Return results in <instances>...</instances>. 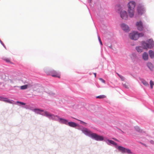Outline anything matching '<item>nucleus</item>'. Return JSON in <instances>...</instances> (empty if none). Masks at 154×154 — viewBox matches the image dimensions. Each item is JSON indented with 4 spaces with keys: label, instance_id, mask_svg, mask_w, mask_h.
I'll return each instance as SVG.
<instances>
[{
    "label": "nucleus",
    "instance_id": "f257e3e1",
    "mask_svg": "<svg viewBox=\"0 0 154 154\" xmlns=\"http://www.w3.org/2000/svg\"><path fill=\"white\" fill-rule=\"evenodd\" d=\"M0 79L3 81L8 83H13L16 81L17 78L16 76L14 75H9L3 74L0 75Z\"/></svg>",
    "mask_w": 154,
    "mask_h": 154
},
{
    "label": "nucleus",
    "instance_id": "f03ea898",
    "mask_svg": "<svg viewBox=\"0 0 154 154\" xmlns=\"http://www.w3.org/2000/svg\"><path fill=\"white\" fill-rule=\"evenodd\" d=\"M127 5L129 16L131 18L133 17L134 14L135 2L134 1H130Z\"/></svg>",
    "mask_w": 154,
    "mask_h": 154
},
{
    "label": "nucleus",
    "instance_id": "7ed1b4c3",
    "mask_svg": "<svg viewBox=\"0 0 154 154\" xmlns=\"http://www.w3.org/2000/svg\"><path fill=\"white\" fill-rule=\"evenodd\" d=\"M148 43L145 41H143L142 42V45L143 46V48L144 49H147L148 48H152L154 46V42L153 40L150 39L147 41Z\"/></svg>",
    "mask_w": 154,
    "mask_h": 154
},
{
    "label": "nucleus",
    "instance_id": "20e7f679",
    "mask_svg": "<svg viewBox=\"0 0 154 154\" xmlns=\"http://www.w3.org/2000/svg\"><path fill=\"white\" fill-rule=\"evenodd\" d=\"M137 11L139 15H142L146 11V9L143 5L141 3L139 4L137 7Z\"/></svg>",
    "mask_w": 154,
    "mask_h": 154
},
{
    "label": "nucleus",
    "instance_id": "39448f33",
    "mask_svg": "<svg viewBox=\"0 0 154 154\" xmlns=\"http://www.w3.org/2000/svg\"><path fill=\"white\" fill-rule=\"evenodd\" d=\"M91 137L97 140L102 141L103 140V138L102 136L98 135L95 133H91Z\"/></svg>",
    "mask_w": 154,
    "mask_h": 154
},
{
    "label": "nucleus",
    "instance_id": "423d86ee",
    "mask_svg": "<svg viewBox=\"0 0 154 154\" xmlns=\"http://www.w3.org/2000/svg\"><path fill=\"white\" fill-rule=\"evenodd\" d=\"M121 18L124 20H127L128 18V15L126 11L122 10L121 11L120 13Z\"/></svg>",
    "mask_w": 154,
    "mask_h": 154
},
{
    "label": "nucleus",
    "instance_id": "0eeeda50",
    "mask_svg": "<svg viewBox=\"0 0 154 154\" xmlns=\"http://www.w3.org/2000/svg\"><path fill=\"white\" fill-rule=\"evenodd\" d=\"M122 29L126 32H128L130 31L129 27L128 25L124 23H122L120 25Z\"/></svg>",
    "mask_w": 154,
    "mask_h": 154
},
{
    "label": "nucleus",
    "instance_id": "6e6552de",
    "mask_svg": "<svg viewBox=\"0 0 154 154\" xmlns=\"http://www.w3.org/2000/svg\"><path fill=\"white\" fill-rule=\"evenodd\" d=\"M50 75L52 77L60 78V75L59 73L56 71L53 70L50 72Z\"/></svg>",
    "mask_w": 154,
    "mask_h": 154
},
{
    "label": "nucleus",
    "instance_id": "1a4fd4ad",
    "mask_svg": "<svg viewBox=\"0 0 154 154\" xmlns=\"http://www.w3.org/2000/svg\"><path fill=\"white\" fill-rule=\"evenodd\" d=\"M136 25L137 27V29L140 31H141L143 29V23L141 21H140L136 23Z\"/></svg>",
    "mask_w": 154,
    "mask_h": 154
},
{
    "label": "nucleus",
    "instance_id": "9d476101",
    "mask_svg": "<svg viewBox=\"0 0 154 154\" xmlns=\"http://www.w3.org/2000/svg\"><path fill=\"white\" fill-rule=\"evenodd\" d=\"M135 40H137L139 37H142L144 35L143 33H138L137 31H135Z\"/></svg>",
    "mask_w": 154,
    "mask_h": 154
},
{
    "label": "nucleus",
    "instance_id": "9b49d317",
    "mask_svg": "<svg viewBox=\"0 0 154 154\" xmlns=\"http://www.w3.org/2000/svg\"><path fill=\"white\" fill-rule=\"evenodd\" d=\"M129 37L131 40L134 41L135 38V32L133 31L130 33Z\"/></svg>",
    "mask_w": 154,
    "mask_h": 154
},
{
    "label": "nucleus",
    "instance_id": "f8f14e48",
    "mask_svg": "<svg viewBox=\"0 0 154 154\" xmlns=\"http://www.w3.org/2000/svg\"><path fill=\"white\" fill-rule=\"evenodd\" d=\"M31 86V85L30 84L25 85H24L21 86L20 87V89L21 90H24L29 88Z\"/></svg>",
    "mask_w": 154,
    "mask_h": 154
},
{
    "label": "nucleus",
    "instance_id": "ddd939ff",
    "mask_svg": "<svg viewBox=\"0 0 154 154\" xmlns=\"http://www.w3.org/2000/svg\"><path fill=\"white\" fill-rule=\"evenodd\" d=\"M67 125L70 127L73 128L77 126V124L76 123L73 122H68Z\"/></svg>",
    "mask_w": 154,
    "mask_h": 154
},
{
    "label": "nucleus",
    "instance_id": "4468645a",
    "mask_svg": "<svg viewBox=\"0 0 154 154\" xmlns=\"http://www.w3.org/2000/svg\"><path fill=\"white\" fill-rule=\"evenodd\" d=\"M143 57L144 60H147L148 58V53L146 52L144 53L143 55Z\"/></svg>",
    "mask_w": 154,
    "mask_h": 154
},
{
    "label": "nucleus",
    "instance_id": "2eb2a0df",
    "mask_svg": "<svg viewBox=\"0 0 154 154\" xmlns=\"http://www.w3.org/2000/svg\"><path fill=\"white\" fill-rule=\"evenodd\" d=\"M118 149L122 153H125V148L122 146H119Z\"/></svg>",
    "mask_w": 154,
    "mask_h": 154
},
{
    "label": "nucleus",
    "instance_id": "dca6fc26",
    "mask_svg": "<svg viewBox=\"0 0 154 154\" xmlns=\"http://www.w3.org/2000/svg\"><path fill=\"white\" fill-rule=\"evenodd\" d=\"M60 121L63 124H65L66 125H67L68 123V121L65 119H62V118H60L59 119Z\"/></svg>",
    "mask_w": 154,
    "mask_h": 154
},
{
    "label": "nucleus",
    "instance_id": "f3484780",
    "mask_svg": "<svg viewBox=\"0 0 154 154\" xmlns=\"http://www.w3.org/2000/svg\"><path fill=\"white\" fill-rule=\"evenodd\" d=\"M149 53L150 57L151 58H154V52L151 50H150L149 51Z\"/></svg>",
    "mask_w": 154,
    "mask_h": 154
},
{
    "label": "nucleus",
    "instance_id": "a211bd4d",
    "mask_svg": "<svg viewBox=\"0 0 154 154\" xmlns=\"http://www.w3.org/2000/svg\"><path fill=\"white\" fill-rule=\"evenodd\" d=\"M45 115V116L47 117H53L54 116V115L53 114H51L48 112L45 111L44 112Z\"/></svg>",
    "mask_w": 154,
    "mask_h": 154
},
{
    "label": "nucleus",
    "instance_id": "6ab92c4d",
    "mask_svg": "<svg viewBox=\"0 0 154 154\" xmlns=\"http://www.w3.org/2000/svg\"><path fill=\"white\" fill-rule=\"evenodd\" d=\"M83 132L87 135H90L91 136V132L89 131L88 129L85 128L83 130Z\"/></svg>",
    "mask_w": 154,
    "mask_h": 154
},
{
    "label": "nucleus",
    "instance_id": "aec40b11",
    "mask_svg": "<svg viewBox=\"0 0 154 154\" xmlns=\"http://www.w3.org/2000/svg\"><path fill=\"white\" fill-rule=\"evenodd\" d=\"M141 82L142 83L146 86H149V84L148 83L146 82L145 80L143 79H142L141 80Z\"/></svg>",
    "mask_w": 154,
    "mask_h": 154
},
{
    "label": "nucleus",
    "instance_id": "412c9836",
    "mask_svg": "<svg viewBox=\"0 0 154 154\" xmlns=\"http://www.w3.org/2000/svg\"><path fill=\"white\" fill-rule=\"evenodd\" d=\"M147 66L149 68V69L152 70L153 68V65L152 63L150 62H148L147 63Z\"/></svg>",
    "mask_w": 154,
    "mask_h": 154
},
{
    "label": "nucleus",
    "instance_id": "4be33fe9",
    "mask_svg": "<svg viewBox=\"0 0 154 154\" xmlns=\"http://www.w3.org/2000/svg\"><path fill=\"white\" fill-rule=\"evenodd\" d=\"M136 49L138 52H141L143 51V48L140 46L136 47Z\"/></svg>",
    "mask_w": 154,
    "mask_h": 154
},
{
    "label": "nucleus",
    "instance_id": "5701e85b",
    "mask_svg": "<svg viewBox=\"0 0 154 154\" xmlns=\"http://www.w3.org/2000/svg\"><path fill=\"white\" fill-rule=\"evenodd\" d=\"M108 141L111 144L113 145L117 146V144L113 141L110 140H108Z\"/></svg>",
    "mask_w": 154,
    "mask_h": 154
},
{
    "label": "nucleus",
    "instance_id": "b1692460",
    "mask_svg": "<svg viewBox=\"0 0 154 154\" xmlns=\"http://www.w3.org/2000/svg\"><path fill=\"white\" fill-rule=\"evenodd\" d=\"M3 59L5 60L6 62L9 63H12L10 59L8 58H5Z\"/></svg>",
    "mask_w": 154,
    "mask_h": 154
},
{
    "label": "nucleus",
    "instance_id": "393cba45",
    "mask_svg": "<svg viewBox=\"0 0 154 154\" xmlns=\"http://www.w3.org/2000/svg\"><path fill=\"white\" fill-rule=\"evenodd\" d=\"M34 111L35 112L37 113H40L41 112L43 111L42 110H41L38 109H34Z\"/></svg>",
    "mask_w": 154,
    "mask_h": 154
},
{
    "label": "nucleus",
    "instance_id": "a878e982",
    "mask_svg": "<svg viewBox=\"0 0 154 154\" xmlns=\"http://www.w3.org/2000/svg\"><path fill=\"white\" fill-rule=\"evenodd\" d=\"M135 131H136L139 132H142V130H141L139 127L138 126L135 127Z\"/></svg>",
    "mask_w": 154,
    "mask_h": 154
},
{
    "label": "nucleus",
    "instance_id": "bb28decb",
    "mask_svg": "<svg viewBox=\"0 0 154 154\" xmlns=\"http://www.w3.org/2000/svg\"><path fill=\"white\" fill-rule=\"evenodd\" d=\"M106 97V96L104 95H101L98 96L97 97V98L100 99H103Z\"/></svg>",
    "mask_w": 154,
    "mask_h": 154
},
{
    "label": "nucleus",
    "instance_id": "cd10ccee",
    "mask_svg": "<svg viewBox=\"0 0 154 154\" xmlns=\"http://www.w3.org/2000/svg\"><path fill=\"white\" fill-rule=\"evenodd\" d=\"M150 87L151 89L153 88V86L154 85V82L152 81V80H150Z\"/></svg>",
    "mask_w": 154,
    "mask_h": 154
},
{
    "label": "nucleus",
    "instance_id": "c85d7f7f",
    "mask_svg": "<svg viewBox=\"0 0 154 154\" xmlns=\"http://www.w3.org/2000/svg\"><path fill=\"white\" fill-rule=\"evenodd\" d=\"M4 99L2 100L3 101H4L5 102H8L9 103H11V102L8 100V99L6 98H3Z\"/></svg>",
    "mask_w": 154,
    "mask_h": 154
},
{
    "label": "nucleus",
    "instance_id": "c756f323",
    "mask_svg": "<svg viewBox=\"0 0 154 154\" xmlns=\"http://www.w3.org/2000/svg\"><path fill=\"white\" fill-rule=\"evenodd\" d=\"M125 152H127V153H128V154L131 153V150L130 149H126V148H125Z\"/></svg>",
    "mask_w": 154,
    "mask_h": 154
},
{
    "label": "nucleus",
    "instance_id": "7c9ffc66",
    "mask_svg": "<svg viewBox=\"0 0 154 154\" xmlns=\"http://www.w3.org/2000/svg\"><path fill=\"white\" fill-rule=\"evenodd\" d=\"M123 86L126 88H129V86L128 84H123Z\"/></svg>",
    "mask_w": 154,
    "mask_h": 154
},
{
    "label": "nucleus",
    "instance_id": "2f4dec72",
    "mask_svg": "<svg viewBox=\"0 0 154 154\" xmlns=\"http://www.w3.org/2000/svg\"><path fill=\"white\" fill-rule=\"evenodd\" d=\"M17 103H20V104H21L22 105H26V103H24L22 102H19V101H17Z\"/></svg>",
    "mask_w": 154,
    "mask_h": 154
},
{
    "label": "nucleus",
    "instance_id": "473e14b6",
    "mask_svg": "<svg viewBox=\"0 0 154 154\" xmlns=\"http://www.w3.org/2000/svg\"><path fill=\"white\" fill-rule=\"evenodd\" d=\"M99 80L100 81H101L102 82L104 83H105V81L103 80V79L102 78H100L99 79Z\"/></svg>",
    "mask_w": 154,
    "mask_h": 154
},
{
    "label": "nucleus",
    "instance_id": "72a5a7b5",
    "mask_svg": "<svg viewBox=\"0 0 154 154\" xmlns=\"http://www.w3.org/2000/svg\"><path fill=\"white\" fill-rule=\"evenodd\" d=\"M98 38L99 41L100 43V44L101 45H102V41L101 40V39H100V36H98Z\"/></svg>",
    "mask_w": 154,
    "mask_h": 154
},
{
    "label": "nucleus",
    "instance_id": "f704fd0d",
    "mask_svg": "<svg viewBox=\"0 0 154 154\" xmlns=\"http://www.w3.org/2000/svg\"><path fill=\"white\" fill-rule=\"evenodd\" d=\"M119 77L121 79V80L122 81H123L124 80L125 78L122 76L121 75Z\"/></svg>",
    "mask_w": 154,
    "mask_h": 154
},
{
    "label": "nucleus",
    "instance_id": "c9c22d12",
    "mask_svg": "<svg viewBox=\"0 0 154 154\" xmlns=\"http://www.w3.org/2000/svg\"><path fill=\"white\" fill-rule=\"evenodd\" d=\"M150 143L152 144H154V141L152 140H151L150 141Z\"/></svg>",
    "mask_w": 154,
    "mask_h": 154
},
{
    "label": "nucleus",
    "instance_id": "e433bc0d",
    "mask_svg": "<svg viewBox=\"0 0 154 154\" xmlns=\"http://www.w3.org/2000/svg\"><path fill=\"white\" fill-rule=\"evenodd\" d=\"M131 58L133 59V58L134 59V56L133 54H132L131 55Z\"/></svg>",
    "mask_w": 154,
    "mask_h": 154
},
{
    "label": "nucleus",
    "instance_id": "4c0bfd02",
    "mask_svg": "<svg viewBox=\"0 0 154 154\" xmlns=\"http://www.w3.org/2000/svg\"><path fill=\"white\" fill-rule=\"evenodd\" d=\"M94 75L95 77H96V73H94Z\"/></svg>",
    "mask_w": 154,
    "mask_h": 154
},
{
    "label": "nucleus",
    "instance_id": "58836bf2",
    "mask_svg": "<svg viewBox=\"0 0 154 154\" xmlns=\"http://www.w3.org/2000/svg\"><path fill=\"white\" fill-rule=\"evenodd\" d=\"M112 139H113V140H116V141H118V140H117L116 139V138H112Z\"/></svg>",
    "mask_w": 154,
    "mask_h": 154
},
{
    "label": "nucleus",
    "instance_id": "ea45409f",
    "mask_svg": "<svg viewBox=\"0 0 154 154\" xmlns=\"http://www.w3.org/2000/svg\"><path fill=\"white\" fill-rule=\"evenodd\" d=\"M117 74L118 75V76L119 77L121 75H120L119 73H117Z\"/></svg>",
    "mask_w": 154,
    "mask_h": 154
},
{
    "label": "nucleus",
    "instance_id": "a19ab883",
    "mask_svg": "<svg viewBox=\"0 0 154 154\" xmlns=\"http://www.w3.org/2000/svg\"><path fill=\"white\" fill-rule=\"evenodd\" d=\"M81 121V122L82 123H83V124H84V123H85L84 122H82V121Z\"/></svg>",
    "mask_w": 154,
    "mask_h": 154
},
{
    "label": "nucleus",
    "instance_id": "79ce46f5",
    "mask_svg": "<svg viewBox=\"0 0 154 154\" xmlns=\"http://www.w3.org/2000/svg\"><path fill=\"white\" fill-rule=\"evenodd\" d=\"M131 45H132V46H134V43H133V44H131Z\"/></svg>",
    "mask_w": 154,
    "mask_h": 154
},
{
    "label": "nucleus",
    "instance_id": "37998d69",
    "mask_svg": "<svg viewBox=\"0 0 154 154\" xmlns=\"http://www.w3.org/2000/svg\"><path fill=\"white\" fill-rule=\"evenodd\" d=\"M142 144L143 145L146 146L145 144H144V143H142Z\"/></svg>",
    "mask_w": 154,
    "mask_h": 154
}]
</instances>
